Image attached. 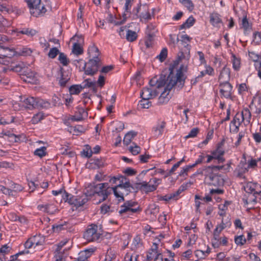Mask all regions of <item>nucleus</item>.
Listing matches in <instances>:
<instances>
[{
  "instance_id": "nucleus-1",
  "label": "nucleus",
  "mask_w": 261,
  "mask_h": 261,
  "mask_svg": "<svg viewBox=\"0 0 261 261\" xmlns=\"http://www.w3.org/2000/svg\"><path fill=\"white\" fill-rule=\"evenodd\" d=\"M184 67V65H181L176 70L175 74L173 73V68H171L170 72L167 76L166 74L162 73L159 79L154 77L150 80V86H156L157 88H162L166 84L164 91L161 93L159 98L160 103H167L169 101L170 98L168 95L173 87H175L178 90H180L184 86L187 76H185L183 72Z\"/></svg>"
},
{
  "instance_id": "nucleus-2",
  "label": "nucleus",
  "mask_w": 261,
  "mask_h": 261,
  "mask_svg": "<svg viewBox=\"0 0 261 261\" xmlns=\"http://www.w3.org/2000/svg\"><path fill=\"white\" fill-rule=\"evenodd\" d=\"M0 63L5 66L3 67V72L8 73L12 71L19 73L21 78L25 82H30L28 79H31L33 73L24 64L23 62H13L12 61H0Z\"/></svg>"
},
{
  "instance_id": "nucleus-3",
  "label": "nucleus",
  "mask_w": 261,
  "mask_h": 261,
  "mask_svg": "<svg viewBox=\"0 0 261 261\" xmlns=\"http://www.w3.org/2000/svg\"><path fill=\"white\" fill-rule=\"evenodd\" d=\"M111 189L109 188V183L105 182L96 184L93 182L90 183L86 188V191L82 194H85L86 197H91L95 194L101 197L99 200L98 203H101L106 200L110 194Z\"/></svg>"
},
{
  "instance_id": "nucleus-4",
  "label": "nucleus",
  "mask_w": 261,
  "mask_h": 261,
  "mask_svg": "<svg viewBox=\"0 0 261 261\" xmlns=\"http://www.w3.org/2000/svg\"><path fill=\"white\" fill-rule=\"evenodd\" d=\"M100 66V59L97 57V55H95L87 63L84 62L83 70L86 75H93L98 71Z\"/></svg>"
},
{
  "instance_id": "nucleus-5",
  "label": "nucleus",
  "mask_w": 261,
  "mask_h": 261,
  "mask_svg": "<svg viewBox=\"0 0 261 261\" xmlns=\"http://www.w3.org/2000/svg\"><path fill=\"white\" fill-rule=\"evenodd\" d=\"M28 7L30 8V13L35 17L42 15L46 12L45 5L41 3V0H25Z\"/></svg>"
},
{
  "instance_id": "nucleus-6",
  "label": "nucleus",
  "mask_w": 261,
  "mask_h": 261,
  "mask_svg": "<svg viewBox=\"0 0 261 261\" xmlns=\"http://www.w3.org/2000/svg\"><path fill=\"white\" fill-rule=\"evenodd\" d=\"M97 226L91 224L84 233V238L88 242L99 243L102 240V234L97 232Z\"/></svg>"
},
{
  "instance_id": "nucleus-7",
  "label": "nucleus",
  "mask_w": 261,
  "mask_h": 261,
  "mask_svg": "<svg viewBox=\"0 0 261 261\" xmlns=\"http://www.w3.org/2000/svg\"><path fill=\"white\" fill-rule=\"evenodd\" d=\"M205 179L207 184L215 187H220L224 184V180L220 175L212 172L208 173L205 172Z\"/></svg>"
},
{
  "instance_id": "nucleus-8",
  "label": "nucleus",
  "mask_w": 261,
  "mask_h": 261,
  "mask_svg": "<svg viewBox=\"0 0 261 261\" xmlns=\"http://www.w3.org/2000/svg\"><path fill=\"white\" fill-rule=\"evenodd\" d=\"M2 39V36L0 35V48L3 49L4 51L3 53L0 54V61H12L11 58L15 56H17V51L15 50L13 48L2 46L1 41Z\"/></svg>"
},
{
  "instance_id": "nucleus-9",
  "label": "nucleus",
  "mask_w": 261,
  "mask_h": 261,
  "mask_svg": "<svg viewBox=\"0 0 261 261\" xmlns=\"http://www.w3.org/2000/svg\"><path fill=\"white\" fill-rule=\"evenodd\" d=\"M220 92L226 98H231L232 86L228 81L219 82Z\"/></svg>"
},
{
  "instance_id": "nucleus-10",
  "label": "nucleus",
  "mask_w": 261,
  "mask_h": 261,
  "mask_svg": "<svg viewBox=\"0 0 261 261\" xmlns=\"http://www.w3.org/2000/svg\"><path fill=\"white\" fill-rule=\"evenodd\" d=\"M258 185L257 183L249 182L244 186V189L248 194L253 195H259L261 193V191L258 190Z\"/></svg>"
},
{
  "instance_id": "nucleus-11",
  "label": "nucleus",
  "mask_w": 261,
  "mask_h": 261,
  "mask_svg": "<svg viewBox=\"0 0 261 261\" xmlns=\"http://www.w3.org/2000/svg\"><path fill=\"white\" fill-rule=\"evenodd\" d=\"M109 188L111 189L110 194L113 191L116 198H118L119 202L124 201V195H125L126 193L125 190H122L121 188L117 187V186L114 187H111L109 185Z\"/></svg>"
},
{
  "instance_id": "nucleus-12",
  "label": "nucleus",
  "mask_w": 261,
  "mask_h": 261,
  "mask_svg": "<svg viewBox=\"0 0 261 261\" xmlns=\"http://www.w3.org/2000/svg\"><path fill=\"white\" fill-rule=\"evenodd\" d=\"M21 101L23 103V106L26 109L30 110L36 109L37 97L30 96L24 98L23 100L21 99Z\"/></svg>"
},
{
  "instance_id": "nucleus-13",
  "label": "nucleus",
  "mask_w": 261,
  "mask_h": 261,
  "mask_svg": "<svg viewBox=\"0 0 261 261\" xmlns=\"http://www.w3.org/2000/svg\"><path fill=\"white\" fill-rule=\"evenodd\" d=\"M152 28H153L152 25L151 26ZM150 28V26H148L147 29H149ZM146 39L145 41V44L147 48H150L152 46V43L154 40V38L155 37V34L154 32H152L150 30H147L146 32Z\"/></svg>"
},
{
  "instance_id": "nucleus-14",
  "label": "nucleus",
  "mask_w": 261,
  "mask_h": 261,
  "mask_svg": "<svg viewBox=\"0 0 261 261\" xmlns=\"http://www.w3.org/2000/svg\"><path fill=\"white\" fill-rule=\"evenodd\" d=\"M94 251L95 249L92 248L81 251L79 254L77 259L80 261H87L88 258L89 257Z\"/></svg>"
},
{
  "instance_id": "nucleus-15",
  "label": "nucleus",
  "mask_w": 261,
  "mask_h": 261,
  "mask_svg": "<svg viewBox=\"0 0 261 261\" xmlns=\"http://www.w3.org/2000/svg\"><path fill=\"white\" fill-rule=\"evenodd\" d=\"M166 124V122L162 121L161 123H159L155 126L152 128V131L154 136L159 137L162 135Z\"/></svg>"
},
{
  "instance_id": "nucleus-16",
  "label": "nucleus",
  "mask_w": 261,
  "mask_h": 261,
  "mask_svg": "<svg viewBox=\"0 0 261 261\" xmlns=\"http://www.w3.org/2000/svg\"><path fill=\"white\" fill-rule=\"evenodd\" d=\"M230 70L225 65L222 69L219 76V82L229 81L230 79Z\"/></svg>"
},
{
  "instance_id": "nucleus-17",
  "label": "nucleus",
  "mask_w": 261,
  "mask_h": 261,
  "mask_svg": "<svg viewBox=\"0 0 261 261\" xmlns=\"http://www.w3.org/2000/svg\"><path fill=\"white\" fill-rule=\"evenodd\" d=\"M59 71L61 75V77L59 80V85L61 87H64L66 86V84L70 80V75L68 74H65L64 73V69L62 67H60Z\"/></svg>"
},
{
  "instance_id": "nucleus-18",
  "label": "nucleus",
  "mask_w": 261,
  "mask_h": 261,
  "mask_svg": "<svg viewBox=\"0 0 261 261\" xmlns=\"http://www.w3.org/2000/svg\"><path fill=\"white\" fill-rule=\"evenodd\" d=\"M44 240V238L40 235H35L29 238L24 245L30 243V245H42Z\"/></svg>"
},
{
  "instance_id": "nucleus-19",
  "label": "nucleus",
  "mask_w": 261,
  "mask_h": 261,
  "mask_svg": "<svg viewBox=\"0 0 261 261\" xmlns=\"http://www.w3.org/2000/svg\"><path fill=\"white\" fill-rule=\"evenodd\" d=\"M75 201H74L73 205L76 207H80L84 205L88 201V198L86 197L85 194L81 195H77L75 196Z\"/></svg>"
},
{
  "instance_id": "nucleus-20",
  "label": "nucleus",
  "mask_w": 261,
  "mask_h": 261,
  "mask_svg": "<svg viewBox=\"0 0 261 261\" xmlns=\"http://www.w3.org/2000/svg\"><path fill=\"white\" fill-rule=\"evenodd\" d=\"M139 190L143 191L145 193L151 192L156 190V185H149L146 181L141 182V186L139 188Z\"/></svg>"
},
{
  "instance_id": "nucleus-21",
  "label": "nucleus",
  "mask_w": 261,
  "mask_h": 261,
  "mask_svg": "<svg viewBox=\"0 0 261 261\" xmlns=\"http://www.w3.org/2000/svg\"><path fill=\"white\" fill-rule=\"evenodd\" d=\"M33 246H28V247H26L23 250L19 251L17 253L11 255L10 257V260L9 261H15L17 259V257L19 255L25 254L29 253H32L35 251L34 248H33Z\"/></svg>"
},
{
  "instance_id": "nucleus-22",
  "label": "nucleus",
  "mask_w": 261,
  "mask_h": 261,
  "mask_svg": "<svg viewBox=\"0 0 261 261\" xmlns=\"http://www.w3.org/2000/svg\"><path fill=\"white\" fill-rule=\"evenodd\" d=\"M210 22L214 27H219V24L222 23L220 15L217 13H212L210 15Z\"/></svg>"
},
{
  "instance_id": "nucleus-23",
  "label": "nucleus",
  "mask_w": 261,
  "mask_h": 261,
  "mask_svg": "<svg viewBox=\"0 0 261 261\" xmlns=\"http://www.w3.org/2000/svg\"><path fill=\"white\" fill-rule=\"evenodd\" d=\"M67 255V249L64 248L63 246H57L54 252V255L59 256L60 257L62 256L66 259Z\"/></svg>"
},
{
  "instance_id": "nucleus-24",
  "label": "nucleus",
  "mask_w": 261,
  "mask_h": 261,
  "mask_svg": "<svg viewBox=\"0 0 261 261\" xmlns=\"http://www.w3.org/2000/svg\"><path fill=\"white\" fill-rule=\"evenodd\" d=\"M117 187L121 188L122 190H125L126 192L125 195H128L132 192L130 188L134 189V187L132 185L129 181L128 180L124 182L123 184H118Z\"/></svg>"
},
{
  "instance_id": "nucleus-25",
  "label": "nucleus",
  "mask_w": 261,
  "mask_h": 261,
  "mask_svg": "<svg viewBox=\"0 0 261 261\" xmlns=\"http://www.w3.org/2000/svg\"><path fill=\"white\" fill-rule=\"evenodd\" d=\"M151 95V89L147 87L143 88L140 93V96L143 99H150Z\"/></svg>"
},
{
  "instance_id": "nucleus-26",
  "label": "nucleus",
  "mask_w": 261,
  "mask_h": 261,
  "mask_svg": "<svg viewBox=\"0 0 261 261\" xmlns=\"http://www.w3.org/2000/svg\"><path fill=\"white\" fill-rule=\"evenodd\" d=\"M137 133L134 131L128 132L124 136L123 143L126 145H128L132 141V140L137 136Z\"/></svg>"
},
{
  "instance_id": "nucleus-27",
  "label": "nucleus",
  "mask_w": 261,
  "mask_h": 261,
  "mask_svg": "<svg viewBox=\"0 0 261 261\" xmlns=\"http://www.w3.org/2000/svg\"><path fill=\"white\" fill-rule=\"evenodd\" d=\"M160 252L158 251V246H153L149 251L147 255V258L148 260H151L154 259L156 255L159 254Z\"/></svg>"
},
{
  "instance_id": "nucleus-28",
  "label": "nucleus",
  "mask_w": 261,
  "mask_h": 261,
  "mask_svg": "<svg viewBox=\"0 0 261 261\" xmlns=\"http://www.w3.org/2000/svg\"><path fill=\"white\" fill-rule=\"evenodd\" d=\"M75 196L67 193L66 191H64V193L62 195V198L65 202H68L70 205H73V203H74Z\"/></svg>"
},
{
  "instance_id": "nucleus-29",
  "label": "nucleus",
  "mask_w": 261,
  "mask_h": 261,
  "mask_svg": "<svg viewBox=\"0 0 261 261\" xmlns=\"http://www.w3.org/2000/svg\"><path fill=\"white\" fill-rule=\"evenodd\" d=\"M225 165L222 166H210L204 168V171L206 172L212 173V172L215 173L220 170H225Z\"/></svg>"
},
{
  "instance_id": "nucleus-30",
  "label": "nucleus",
  "mask_w": 261,
  "mask_h": 261,
  "mask_svg": "<svg viewBox=\"0 0 261 261\" xmlns=\"http://www.w3.org/2000/svg\"><path fill=\"white\" fill-rule=\"evenodd\" d=\"M125 37L128 41L132 42H134L137 39L138 35L136 32L130 30H128L126 31Z\"/></svg>"
},
{
  "instance_id": "nucleus-31",
  "label": "nucleus",
  "mask_w": 261,
  "mask_h": 261,
  "mask_svg": "<svg viewBox=\"0 0 261 261\" xmlns=\"http://www.w3.org/2000/svg\"><path fill=\"white\" fill-rule=\"evenodd\" d=\"M81 85H73L69 88V92L71 95H78L82 91Z\"/></svg>"
},
{
  "instance_id": "nucleus-32",
  "label": "nucleus",
  "mask_w": 261,
  "mask_h": 261,
  "mask_svg": "<svg viewBox=\"0 0 261 261\" xmlns=\"http://www.w3.org/2000/svg\"><path fill=\"white\" fill-rule=\"evenodd\" d=\"M15 31L18 33L25 34L29 36H33L36 34V30L29 28H24L21 30L17 29Z\"/></svg>"
},
{
  "instance_id": "nucleus-33",
  "label": "nucleus",
  "mask_w": 261,
  "mask_h": 261,
  "mask_svg": "<svg viewBox=\"0 0 261 261\" xmlns=\"http://www.w3.org/2000/svg\"><path fill=\"white\" fill-rule=\"evenodd\" d=\"M37 106L36 109L45 108L47 109L50 106V103L47 101L37 97Z\"/></svg>"
},
{
  "instance_id": "nucleus-34",
  "label": "nucleus",
  "mask_w": 261,
  "mask_h": 261,
  "mask_svg": "<svg viewBox=\"0 0 261 261\" xmlns=\"http://www.w3.org/2000/svg\"><path fill=\"white\" fill-rule=\"evenodd\" d=\"M72 52L76 55H80L83 54V49L78 43H74L73 45Z\"/></svg>"
},
{
  "instance_id": "nucleus-35",
  "label": "nucleus",
  "mask_w": 261,
  "mask_h": 261,
  "mask_svg": "<svg viewBox=\"0 0 261 261\" xmlns=\"http://www.w3.org/2000/svg\"><path fill=\"white\" fill-rule=\"evenodd\" d=\"M58 60L65 66H67L69 63V60L67 58V56L63 53H59Z\"/></svg>"
},
{
  "instance_id": "nucleus-36",
  "label": "nucleus",
  "mask_w": 261,
  "mask_h": 261,
  "mask_svg": "<svg viewBox=\"0 0 261 261\" xmlns=\"http://www.w3.org/2000/svg\"><path fill=\"white\" fill-rule=\"evenodd\" d=\"M232 67L234 70L238 71L240 69V64L241 61L240 59L237 58L235 55L232 54Z\"/></svg>"
},
{
  "instance_id": "nucleus-37",
  "label": "nucleus",
  "mask_w": 261,
  "mask_h": 261,
  "mask_svg": "<svg viewBox=\"0 0 261 261\" xmlns=\"http://www.w3.org/2000/svg\"><path fill=\"white\" fill-rule=\"evenodd\" d=\"M179 2L184 5L187 9L192 11L194 9V4L191 0H179Z\"/></svg>"
},
{
  "instance_id": "nucleus-38",
  "label": "nucleus",
  "mask_w": 261,
  "mask_h": 261,
  "mask_svg": "<svg viewBox=\"0 0 261 261\" xmlns=\"http://www.w3.org/2000/svg\"><path fill=\"white\" fill-rule=\"evenodd\" d=\"M46 148L45 147H41L40 148L37 149L34 151V154L35 155L39 156L40 158H42L46 154Z\"/></svg>"
},
{
  "instance_id": "nucleus-39",
  "label": "nucleus",
  "mask_w": 261,
  "mask_h": 261,
  "mask_svg": "<svg viewBox=\"0 0 261 261\" xmlns=\"http://www.w3.org/2000/svg\"><path fill=\"white\" fill-rule=\"evenodd\" d=\"M242 24L245 31H247L249 30H251L252 28V25L249 22L246 16L244 17L243 18Z\"/></svg>"
},
{
  "instance_id": "nucleus-40",
  "label": "nucleus",
  "mask_w": 261,
  "mask_h": 261,
  "mask_svg": "<svg viewBox=\"0 0 261 261\" xmlns=\"http://www.w3.org/2000/svg\"><path fill=\"white\" fill-rule=\"evenodd\" d=\"M15 117L10 116L9 118H5V117H0V125H6L11 123L14 122Z\"/></svg>"
},
{
  "instance_id": "nucleus-41",
  "label": "nucleus",
  "mask_w": 261,
  "mask_h": 261,
  "mask_svg": "<svg viewBox=\"0 0 261 261\" xmlns=\"http://www.w3.org/2000/svg\"><path fill=\"white\" fill-rule=\"evenodd\" d=\"M137 204L138 203L137 202L133 201L132 200H127L121 206V209L126 208L129 209L133 208L135 205H137Z\"/></svg>"
},
{
  "instance_id": "nucleus-42",
  "label": "nucleus",
  "mask_w": 261,
  "mask_h": 261,
  "mask_svg": "<svg viewBox=\"0 0 261 261\" xmlns=\"http://www.w3.org/2000/svg\"><path fill=\"white\" fill-rule=\"evenodd\" d=\"M168 54V50L167 48H163L159 55L157 56V58H158L161 62H163L167 58Z\"/></svg>"
},
{
  "instance_id": "nucleus-43",
  "label": "nucleus",
  "mask_w": 261,
  "mask_h": 261,
  "mask_svg": "<svg viewBox=\"0 0 261 261\" xmlns=\"http://www.w3.org/2000/svg\"><path fill=\"white\" fill-rule=\"evenodd\" d=\"M234 242L236 245H244L247 243L246 239L243 235L235 237Z\"/></svg>"
},
{
  "instance_id": "nucleus-44",
  "label": "nucleus",
  "mask_w": 261,
  "mask_h": 261,
  "mask_svg": "<svg viewBox=\"0 0 261 261\" xmlns=\"http://www.w3.org/2000/svg\"><path fill=\"white\" fill-rule=\"evenodd\" d=\"M133 144L134 145V146H130L129 150L133 155H137L140 152L141 148L135 143L133 142Z\"/></svg>"
},
{
  "instance_id": "nucleus-45",
  "label": "nucleus",
  "mask_w": 261,
  "mask_h": 261,
  "mask_svg": "<svg viewBox=\"0 0 261 261\" xmlns=\"http://www.w3.org/2000/svg\"><path fill=\"white\" fill-rule=\"evenodd\" d=\"M141 211V208H140L139 206H138L137 208H129V209H128V208H126L121 209L119 211V213L120 215H122V214L125 213H127V212H131V213H137L138 211Z\"/></svg>"
},
{
  "instance_id": "nucleus-46",
  "label": "nucleus",
  "mask_w": 261,
  "mask_h": 261,
  "mask_svg": "<svg viewBox=\"0 0 261 261\" xmlns=\"http://www.w3.org/2000/svg\"><path fill=\"white\" fill-rule=\"evenodd\" d=\"M44 118L43 114L39 113L35 114L32 118L31 121L33 124H36Z\"/></svg>"
},
{
  "instance_id": "nucleus-47",
  "label": "nucleus",
  "mask_w": 261,
  "mask_h": 261,
  "mask_svg": "<svg viewBox=\"0 0 261 261\" xmlns=\"http://www.w3.org/2000/svg\"><path fill=\"white\" fill-rule=\"evenodd\" d=\"M51 205L49 204H40L38 206V208L43 212L47 213L48 214H53V212H50V206Z\"/></svg>"
},
{
  "instance_id": "nucleus-48",
  "label": "nucleus",
  "mask_w": 261,
  "mask_h": 261,
  "mask_svg": "<svg viewBox=\"0 0 261 261\" xmlns=\"http://www.w3.org/2000/svg\"><path fill=\"white\" fill-rule=\"evenodd\" d=\"M59 53L60 52L57 47H53L48 53V56L51 59H55L58 54L59 55Z\"/></svg>"
},
{
  "instance_id": "nucleus-49",
  "label": "nucleus",
  "mask_w": 261,
  "mask_h": 261,
  "mask_svg": "<svg viewBox=\"0 0 261 261\" xmlns=\"http://www.w3.org/2000/svg\"><path fill=\"white\" fill-rule=\"evenodd\" d=\"M199 132V129L198 127H194L192 128L189 134L186 136L185 138L187 139L190 138L195 137Z\"/></svg>"
},
{
  "instance_id": "nucleus-50",
  "label": "nucleus",
  "mask_w": 261,
  "mask_h": 261,
  "mask_svg": "<svg viewBox=\"0 0 261 261\" xmlns=\"http://www.w3.org/2000/svg\"><path fill=\"white\" fill-rule=\"evenodd\" d=\"M90 79H87L84 80V82L83 83L84 84L83 85H81V88L82 90L86 88L91 87V86H94V85L96 84L95 82H90Z\"/></svg>"
},
{
  "instance_id": "nucleus-51",
  "label": "nucleus",
  "mask_w": 261,
  "mask_h": 261,
  "mask_svg": "<svg viewBox=\"0 0 261 261\" xmlns=\"http://www.w3.org/2000/svg\"><path fill=\"white\" fill-rule=\"evenodd\" d=\"M212 156L214 157V159L217 160L218 161V163H223L225 160L223 158V156H219V155L217 154L215 150H213L211 152Z\"/></svg>"
},
{
  "instance_id": "nucleus-52",
  "label": "nucleus",
  "mask_w": 261,
  "mask_h": 261,
  "mask_svg": "<svg viewBox=\"0 0 261 261\" xmlns=\"http://www.w3.org/2000/svg\"><path fill=\"white\" fill-rule=\"evenodd\" d=\"M149 99H143L139 101V105L141 108L148 109L151 106V102L149 101Z\"/></svg>"
},
{
  "instance_id": "nucleus-53",
  "label": "nucleus",
  "mask_w": 261,
  "mask_h": 261,
  "mask_svg": "<svg viewBox=\"0 0 261 261\" xmlns=\"http://www.w3.org/2000/svg\"><path fill=\"white\" fill-rule=\"evenodd\" d=\"M241 114L243 120L245 119V118H248L249 120L251 118V113L248 108L244 109Z\"/></svg>"
},
{
  "instance_id": "nucleus-54",
  "label": "nucleus",
  "mask_w": 261,
  "mask_h": 261,
  "mask_svg": "<svg viewBox=\"0 0 261 261\" xmlns=\"http://www.w3.org/2000/svg\"><path fill=\"white\" fill-rule=\"evenodd\" d=\"M32 53V50L30 48H23L22 49L20 50L19 51H17V56H26L28 55H30Z\"/></svg>"
},
{
  "instance_id": "nucleus-55",
  "label": "nucleus",
  "mask_w": 261,
  "mask_h": 261,
  "mask_svg": "<svg viewBox=\"0 0 261 261\" xmlns=\"http://www.w3.org/2000/svg\"><path fill=\"white\" fill-rule=\"evenodd\" d=\"M192 168H194L193 165H189L186 166L185 167L183 168L180 171L178 175L179 176H184L185 174L186 175H187L188 172L190 170V169Z\"/></svg>"
},
{
  "instance_id": "nucleus-56",
  "label": "nucleus",
  "mask_w": 261,
  "mask_h": 261,
  "mask_svg": "<svg viewBox=\"0 0 261 261\" xmlns=\"http://www.w3.org/2000/svg\"><path fill=\"white\" fill-rule=\"evenodd\" d=\"M248 55L249 58L253 61V62H256L259 59H261L260 56L254 53V51H248Z\"/></svg>"
},
{
  "instance_id": "nucleus-57",
  "label": "nucleus",
  "mask_w": 261,
  "mask_h": 261,
  "mask_svg": "<svg viewBox=\"0 0 261 261\" xmlns=\"http://www.w3.org/2000/svg\"><path fill=\"white\" fill-rule=\"evenodd\" d=\"M243 158L245 159V161H241L240 164L238 166L237 168H236L237 171H243L245 168H247V169H248V168H247V166L246 167V159H245V154H243Z\"/></svg>"
},
{
  "instance_id": "nucleus-58",
  "label": "nucleus",
  "mask_w": 261,
  "mask_h": 261,
  "mask_svg": "<svg viewBox=\"0 0 261 261\" xmlns=\"http://www.w3.org/2000/svg\"><path fill=\"white\" fill-rule=\"evenodd\" d=\"M93 162L92 164H94L98 168H100L103 166L104 162L101 159L93 158L92 159Z\"/></svg>"
},
{
  "instance_id": "nucleus-59",
  "label": "nucleus",
  "mask_w": 261,
  "mask_h": 261,
  "mask_svg": "<svg viewBox=\"0 0 261 261\" xmlns=\"http://www.w3.org/2000/svg\"><path fill=\"white\" fill-rule=\"evenodd\" d=\"M180 166V163L177 162L176 164H175L171 169L167 173L166 175L165 176V177H167L168 176H169L171 175L172 174L174 173V171L176 170V169L179 167Z\"/></svg>"
},
{
  "instance_id": "nucleus-60",
  "label": "nucleus",
  "mask_w": 261,
  "mask_h": 261,
  "mask_svg": "<svg viewBox=\"0 0 261 261\" xmlns=\"http://www.w3.org/2000/svg\"><path fill=\"white\" fill-rule=\"evenodd\" d=\"M224 224H223L219 227H217L214 230V238L215 240H217V237H218L219 233L224 229Z\"/></svg>"
},
{
  "instance_id": "nucleus-61",
  "label": "nucleus",
  "mask_w": 261,
  "mask_h": 261,
  "mask_svg": "<svg viewBox=\"0 0 261 261\" xmlns=\"http://www.w3.org/2000/svg\"><path fill=\"white\" fill-rule=\"evenodd\" d=\"M195 22V19L192 16H191L187 19V20L184 23L186 24L187 28H189L190 27L194 25Z\"/></svg>"
},
{
  "instance_id": "nucleus-62",
  "label": "nucleus",
  "mask_w": 261,
  "mask_h": 261,
  "mask_svg": "<svg viewBox=\"0 0 261 261\" xmlns=\"http://www.w3.org/2000/svg\"><path fill=\"white\" fill-rule=\"evenodd\" d=\"M11 250V248L9 246H2L0 248V253L5 255L8 254Z\"/></svg>"
},
{
  "instance_id": "nucleus-63",
  "label": "nucleus",
  "mask_w": 261,
  "mask_h": 261,
  "mask_svg": "<svg viewBox=\"0 0 261 261\" xmlns=\"http://www.w3.org/2000/svg\"><path fill=\"white\" fill-rule=\"evenodd\" d=\"M139 18H140L141 19H144L145 20H149L151 19V15L148 9L145 12L141 13Z\"/></svg>"
},
{
  "instance_id": "nucleus-64",
  "label": "nucleus",
  "mask_w": 261,
  "mask_h": 261,
  "mask_svg": "<svg viewBox=\"0 0 261 261\" xmlns=\"http://www.w3.org/2000/svg\"><path fill=\"white\" fill-rule=\"evenodd\" d=\"M215 261H227V257H225V254L224 252L218 253Z\"/></svg>"
}]
</instances>
